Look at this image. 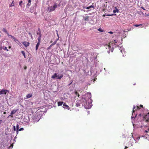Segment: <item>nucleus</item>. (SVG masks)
Listing matches in <instances>:
<instances>
[{
  "label": "nucleus",
  "instance_id": "1",
  "mask_svg": "<svg viewBox=\"0 0 149 149\" xmlns=\"http://www.w3.org/2000/svg\"><path fill=\"white\" fill-rule=\"evenodd\" d=\"M40 113V112H38L33 116L32 119L34 122H37L40 119L41 117V115Z\"/></svg>",
  "mask_w": 149,
  "mask_h": 149
},
{
  "label": "nucleus",
  "instance_id": "2",
  "mask_svg": "<svg viewBox=\"0 0 149 149\" xmlns=\"http://www.w3.org/2000/svg\"><path fill=\"white\" fill-rule=\"evenodd\" d=\"M63 77V75L62 74L58 73H55L52 76V78L53 79H60Z\"/></svg>",
  "mask_w": 149,
  "mask_h": 149
},
{
  "label": "nucleus",
  "instance_id": "3",
  "mask_svg": "<svg viewBox=\"0 0 149 149\" xmlns=\"http://www.w3.org/2000/svg\"><path fill=\"white\" fill-rule=\"evenodd\" d=\"M58 6V5L57 3H55L53 6H49L48 8V11L51 12L54 10Z\"/></svg>",
  "mask_w": 149,
  "mask_h": 149
},
{
  "label": "nucleus",
  "instance_id": "4",
  "mask_svg": "<svg viewBox=\"0 0 149 149\" xmlns=\"http://www.w3.org/2000/svg\"><path fill=\"white\" fill-rule=\"evenodd\" d=\"M143 120H145L146 122H149V112L144 114L143 116Z\"/></svg>",
  "mask_w": 149,
  "mask_h": 149
},
{
  "label": "nucleus",
  "instance_id": "5",
  "mask_svg": "<svg viewBox=\"0 0 149 149\" xmlns=\"http://www.w3.org/2000/svg\"><path fill=\"white\" fill-rule=\"evenodd\" d=\"M117 41L115 40H114L113 41H112V42H110L109 43V44L108 45V47H109V48H110L111 46L113 45V44H114V45H116L115 43H117Z\"/></svg>",
  "mask_w": 149,
  "mask_h": 149
},
{
  "label": "nucleus",
  "instance_id": "6",
  "mask_svg": "<svg viewBox=\"0 0 149 149\" xmlns=\"http://www.w3.org/2000/svg\"><path fill=\"white\" fill-rule=\"evenodd\" d=\"M37 34L38 36V41H40L42 37V35L40 31H39L37 33Z\"/></svg>",
  "mask_w": 149,
  "mask_h": 149
},
{
  "label": "nucleus",
  "instance_id": "7",
  "mask_svg": "<svg viewBox=\"0 0 149 149\" xmlns=\"http://www.w3.org/2000/svg\"><path fill=\"white\" fill-rule=\"evenodd\" d=\"M8 92V91L7 90L2 89L0 91V95L6 94Z\"/></svg>",
  "mask_w": 149,
  "mask_h": 149
},
{
  "label": "nucleus",
  "instance_id": "8",
  "mask_svg": "<svg viewBox=\"0 0 149 149\" xmlns=\"http://www.w3.org/2000/svg\"><path fill=\"white\" fill-rule=\"evenodd\" d=\"M22 43L26 47H27L29 45V42L26 41Z\"/></svg>",
  "mask_w": 149,
  "mask_h": 149
},
{
  "label": "nucleus",
  "instance_id": "9",
  "mask_svg": "<svg viewBox=\"0 0 149 149\" xmlns=\"http://www.w3.org/2000/svg\"><path fill=\"white\" fill-rule=\"evenodd\" d=\"M32 96V95L31 94H28L26 96V97L24 98V99H27L28 98L31 97Z\"/></svg>",
  "mask_w": 149,
  "mask_h": 149
},
{
  "label": "nucleus",
  "instance_id": "10",
  "mask_svg": "<svg viewBox=\"0 0 149 149\" xmlns=\"http://www.w3.org/2000/svg\"><path fill=\"white\" fill-rule=\"evenodd\" d=\"M40 43V41H38V42L36 44V49L37 51L38 48V47L39 46V45Z\"/></svg>",
  "mask_w": 149,
  "mask_h": 149
},
{
  "label": "nucleus",
  "instance_id": "11",
  "mask_svg": "<svg viewBox=\"0 0 149 149\" xmlns=\"http://www.w3.org/2000/svg\"><path fill=\"white\" fill-rule=\"evenodd\" d=\"M17 111V110H13L12 111H11L10 113V115L9 116V117L10 116H11V115H13V114H15Z\"/></svg>",
  "mask_w": 149,
  "mask_h": 149
},
{
  "label": "nucleus",
  "instance_id": "12",
  "mask_svg": "<svg viewBox=\"0 0 149 149\" xmlns=\"http://www.w3.org/2000/svg\"><path fill=\"white\" fill-rule=\"evenodd\" d=\"M31 0H29L28 1V3L26 4V7L27 8H29V7L31 5Z\"/></svg>",
  "mask_w": 149,
  "mask_h": 149
},
{
  "label": "nucleus",
  "instance_id": "13",
  "mask_svg": "<svg viewBox=\"0 0 149 149\" xmlns=\"http://www.w3.org/2000/svg\"><path fill=\"white\" fill-rule=\"evenodd\" d=\"M84 8H85L87 9H89L91 8H93V9H94V6L91 5V6H89V7H86V8L84 7Z\"/></svg>",
  "mask_w": 149,
  "mask_h": 149
},
{
  "label": "nucleus",
  "instance_id": "14",
  "mask_svg": "<svg viewBox=\"0 0 149 149\" xmlns=\"http://www.w3.org/2000/svg\"><path fill=\"white\" fill-rule=\"evenodd\" d=\"M14 41L15 42L17 43L19 45H20L21 43L19 42V41L16 38L14 40Z\"/></svg>",
  "mask_w": 149,
  "mask_h": 149
},
{
  "label": "nucleus",
  "instance_id": "15",
  "mask_svg": "<svg viewBox=\"0 0 149 149\" xmlns=\"http://www.w3.org/2000/svg\"><path fill=\"white\" fill-rule=\"evenodd\" d=\"M115 8L116 9V10H113V12L114 13H118L119 12V10L117 9L116 7Z\"/></svg>",
  "mask_w": 149,
  "mask_h": 149
},
{
  "label": "nucleus",
  "instance_id": "16",
  "mask_svg": "<svg viewBox=\"0 0 149 149\" xmlns=\"http://www.w3.org/2000/svg\"><path fill=\"white\" fill-rule=\"evenodd\" d=\"M84 20L85 21H88L89 20L88 19L89 18V16H86V17H84Z\"/></svg>",
  "mask_w": 149,
  "mask_h": 149
},
{
  "label": "nucleus",
  "instance_id": "17",
  "mask_svg": "<svg viewBox=\"0 0 149 149\" xmlns=\"http://www.w3.org/2000/svg\"><path fill=\"white\" fill-rule=\"evenodd\" d=\"M63 102H58V106H61L63 104Z\"/></svg>",
  "mask_w": 149,
  "mask_h": 149
},
{
  "label": "nucleus",
  "instance_id": "18",
  "mask_svg": "<svg viewBox=\"0 0 149 149\" xmlns=\"http://www.w3.org/2000/svg\"><path fill=\"white\" fill-rule=\"evenodd\" d=\"M3 31L5 33H6L7 35L8 34H9L6 30L5 28H3Z\"/></svg>",
  "mask_w": 149,
  "mask_h": 149
},
{
  "label": "nucleus",
  "instance_id": "19",
  "mask_svg": "<svg viewBox=\"0 0 149 149\" xmlns=\"http://www.w3.org/2000/svg\"><path fill=\"white\" fill-rule=\"evenodd\" d=\"M21 53L24 56V58H26V54H25V52L24 51H22L21 52Z\"/></svg>",
  "mask_w": 149,
  "mask_h": 149
},
{
  "label": "nucleus",
  "instance_id": "20",
  "mask_svg": "<svg viewBox=\"0 0 149 149\" xmlns=\"http://www.w3.org/2000/svg\"><path fill=\"white\" fill-rule=\"evenodd\" d=\"M8 36L10 37L14 40L15 39V38L13 36H12L11 35H10L9 34H8Z\"/></svg>",
  "mask_w": 149,
  "mask_h": 149
},
{
  "label": "nucleus",
  "instance_id": "21",
  "mask_svg": "<svg viewBox=\"0 0 149 149\" xmlns=\"http://www.w3.org/2000/svg\"><path fill=\"white\" fill-rule=\"evenodd\" d=\"M136 108V106L135 105H134L133 107V113H134L135 111H136V109H135Z\"/></svg>",
  "mask_w": 149,
  "mask_h": 149
},
{
  "label": "nucleus",
  "instance_id": "22",
  "mask_svg": "<svg viewBox=\"0 0 149 149\" xmlns=\"http://www.w3.org/2000/svg\"><path fill=\"white\" fill-rule=\"evenodd\" d=\"M142 24H134V26L135 27H138L139 26H142Z\"/></svg>",
  "mask_w": 149,
  "mask_h": 149
},
{
  "label": "nucleus",
  "instance_id": "23",
  "mask_svg": "<svg viewBox=\"0 0 149 149\" xmlns=\"http://www.w3.org/2000/svg\"><path fill=\"white\" fill-rule=\"evenodd\" d=\"M75 94L76 95V96H77L78 97H79V94L77 93V91H76L75 93Z\"/></svg>",
  "mask_w": 149,
  "mask_h": 149
},
{
  "label": "nucleus",
  "instance_id": "24",
  "mask_svg": "<svg viewBox=\"0 0 149 149\" xmlns=\"http://www.w3.org/2000/svg\"><path fill=\"white\" fill-rule=\"evenodd\" d=\"M14 1H13L12 3L10 5V6L11 7H13V6H14Z\"/></svg>",
  "mask_w": 149,
  "mask_h": 149
},
{
  "label": "nucleus",
  "instance_id": "25",
  "mask_svg": "<svg viewBox=\"0 0 149 149\" xmlns=\"http://www.w3.org/2000/svg\"><path fill=\"white\" fill-rule=\"evenodd\" d=\"M3 49L4 50H6L7 51H8V49H7V47H3Z\"/></svg>",
  "mask_w": 149,
  "mask_h": 149
},
{
  "label": "nucleus",
  "instance_id": "26",
  "mask_svg": "<svg viewBox=\"0 0 149 149\" xmlns=\"http://www.w3.org/2000/svg\"><path fill=\"white\" fill-rule=\"evenodd\" d=\"M13 130H14V132L13 133L15 132L16 131V128H15V125H14L13 126Z\"/></svg>",
  "mask_w": 149,
  "mask_h": 149
},
{
  "label": "nucleus",
  "instance_id": "27",
  "mask_svg": "<svg viewBox=\"0 0 149 149\" xmlns=\"http://www.w3.org/2000/svg\"><path fill=\"white\" fill-rule=\"evenodd\" d=\"M66 109H67L68 110L70 109L69 107L66 104Z\"/></svg>",
  "mask_w": 149,
  "mask_h": 149
},
{
  "label": "nucleus",
  "instance_id": "28",
  "mask_svg": "<svg viewBox=\"0 0 149 149\" xmlns=\"http://www.w3.org/2000/svg\"><path fill=\"white\" fill-rule=\"evenodd\" d=\"M22 1H20L19 2V5L20 6H22Z\"/></svg>",
  "mask_w": 149,
  "mask_h": 149
},
{
  "label": "nucleus",
  "instance_id": "29",
  "mask_svg": "<svg viewBox=\"0 0 149 149\" xmlns=\"http://www.w3.org/2000/svg\"><path fill=\"white\" fill-rule=\"evenodd\" d=\"M98 30L99 31H100V32H102V31H103L102 30V29H100V28H99V29H98Z\"/></svg>",
  "mask_w": 149,
  "mask_h": 149
},
{
  "label": "nucleus",
  "instance_id": "30",
  "mask_svg": "<svg viewBox=\"0 0 149 149\" xmlns=\"http://www.w3.org/2000/svg\"><path fill=\"white\" fill-rule=\"evenodd\" d=\"M19 125L18 124H17V125H16V129H17V130H19Z\"/></svg>",
  "mask_w": 149,
  "mask_h": 149
},
{
  "label": "nucleus",
  "instance_id": "31",
  "mask_svg": "<svg viewBox=\"0 0 149 149\" xmlns=\"http://www.w3.org/2000/svg\"><path fill=\"white\" fill-rule=\"evenodd\" d=\"M52 46V45H51L49 47H48L47 48V50H49V49H50L51 47Z\"/></svg>",
  "mask_w": 149,
  "mask_h": 149
},
{
  "label": "nucleus",
  "instance_id": "32",
  "mask_svg": "<svg viewBox=\"0 0 149 149\" xmlns=\"http://www.w3.org/2000/svg\"><path fill=\"white\" fill-rule=\"evenodd\" d=\"M76 106L77 107H79L80 106V104L79 103H77L76 104Z\"/></svg>",
  "mask_w": 149,
  "mask_h": 149
},
{
  "label": "nucleus",
  "instance_id": "33",
  "mask_svg": "<svg viewBox=\"0 0 149 149\" xmlns=\"http://www.w3.org/2000/svg\"><path fill=\"white\" fill-rule=\"evenodd\" d=\"M24 130V128L22 127V128H20L19 129V131H22V130Z\"/></svg>",
  "mask_w": 149,
  "mask_h": 149
},
{
  "label": "nucleus",
  "instance_id": "34",
  "mask_svg": "<svg viewBox=\"0 0 149 149\" xmlns=\"http://www.w3.org/2000/svg\"><path fill=\"white\" fill-rule=\"evenodd\" d=\"M136 109H137L138 110L140 109V107L139 106H136Z\"/></svg>",
  "mask_w": 149,
  "mask_h": 149
},
{
  "label": "nucleus",
  "instance_id": "35",
  "mask_svg": "<svg viewBox=\"0 0 149 149\" xmlns=\"http://www.w3.org/2000/svg\"><path fill=\"white\" fill-rule=\"evenodd\" d=\"M56 42L55 41V42H54L52 44H51L52 45V46H53L55 44H56Z\"/></svg>",
  "mask_w": 149,
  "mask_h": 149
},
{
  "label": "nucleus",
  "instance_id": "36",
  "mask_svg": "<svg viewBox=\"0 0 149 149\" xmlns=\"http://www.w3.org/2000/svg\"><path fill=\"white\" fill-rule=\"evenodd\" d=\"M139 107H141V108H143V105H142L141 104V105H140Z\"/></svg>",
  "mask_w": 149,
  "mask_h": 149
},
{
  "label": "nucleus",
  "instance_id": "37",
  "mask_svg": "<svg viewBox=\"0 0 149 149\" xmlns=\"http://www.w3.org/2000/svg\"><path fill=\"white\" fill-rule=\"evenodd\" d=\"M64 107H65V103H64L63 105V107L65 108Z\"/></svg>",
  "mask_w": 149,
  "mask_h": 149
},
{
  "label": "nucleus",
  "instance_id": "38",
  "mask_svg": "<svg viewBox=\"0 0 149 149\" xmlns=\"http://www.w3.org/2000/svg\"><path fill=\"white\" fill-rule=\"evenodd\" d=\"M142 137H143L145 139H146L147 138V137L145 136H142Z\"/></svg>",
  "mask_w": 149,
  "mask_h": 149
},
{
  "label": "nucleus",
  "instance_id": "39",
  "mask_svg": "<svg viewBox=\"0 0 149 149\" xmlns=\"http://www.w3.org/2000/svg\"><path fill=\"white\" fill-rule=\"evenodd\" d=\"M140 137H140V136L138 137H137V139L138 140H139V139H140Z\"/></svg>",
  "mask_w": 149,
  "mask_h": 149
},
{
  "label": "nucleus",
  "instance_id": "40",
  "mask_svg": "<svg viewBox=\"0 0 149 149\" xmlns=\"http://www.w3.org/2000/svg\"><path fill=\"white\" fill-rule=\"evenodd\" d=\"M19 131V130H16V133H17V134H18V132Z\"/></svg>",
  "mask_w": 149,
  "mask_h": 149
},
{
  "label": "nucleus",
  "instance_id": "41",
  "mask_svg": "<svg viewBox=\"0 0 149 149\" xmlns=\"http://www.w3.org/2000/svg\"><path fill=\"white\" fill-rule=\"evenodd\" d=\"M109 33L111 34H112L113 33V32L112 31L109 32Z\"/></svg>",
  "mask_w": 149,
  "mask_h": 149
},
{
  "label": "nucleus",
  "instance_id": "42",
  "mask_svg": "<svg viewBox=\"0 0 149 149\" xmlns=\"http://www.w3.org/2000/svg\"><path fill=\"white\" fill-rule=\"evenodd\" d=\"M29 34L30 36H31V38H32V35L31 34V33H29Z\"/></svg>",
  "mask_w": 149,
  "mask_h": 149
},
{
  "label": "nucleus",
  "instance_id": "43",
  "mask_svg": "<svg viewBox=\"0 0 149 149\" xmlns=\"http://www.w3.org/2000/svg\"><path fill=\"white\" fill-rule=\"evenodd\" d=\"M148 132V131H147V130H145L144 132L145 133H147Z\"/></svg>",
  "mask_w": 149,
  "mask_h": 149
},
{
  "label": "nucleus",
  "instance_id": "44",
  "mask_svg": "<svg viewBox=\"0 0 149 149\" xmlns=\"http://www.w3.org/2000/svg\"><path fill=\"white\" fill-rule=\"evenodd\" d=\"M141 8L142 9H143L144 10H145V9L143 7H141Z\"/></svg>",
  "mask_w": 149,
  "mask_h": 149
},
{
  "label": "nucleus",
  "instance_id": "45",
  "mask_svg": "<svg viewBox=\"0 0 149 149\" xmlns=\"http://www.w3.org/2000/svg\"><path fill=\"white\" fill-rule=\"evenodd\" d=\"M3 49V48L1 47V46H0V49L1 50Z\"/></svg>",
  "mask_w": 149,
  "mask_h": 149
},
{
  "label": "nucleus",
  "instance_id": "46",
  "mask_svg": "<svg viewBox=\"0 0 149 149\" xmlns=\"http://www.w3.org/2000/svg\"><path fill=\"white\" fill-rule=\"evenodd\" d=\"M139 116H140V117L141 116H142V114H141V113H140V114H139Z\"/></svg>",
  "mask_w": 149,
  "mask_h": 149
},
{
  "label": "nucleus",
  "instance_id": "47",
  "mask_svg": "<svg viewBox=\"0 0 149 149\" xmlns=\"http://www.w3.org/2000/svg\"><path fill=\"white\" fill-rule=\"evenodd\" d=\"M116 15V14H115V13L112 14H111V15H112V16L113 15Z\"/></svg>",
  "mask_w": 149,
  "mask_h": 149
},
{
  "label": "nucleus",
  "instance_id": "48",
  "mask_svg": "<svg viewBox=\"0 0 149 149\" xmlns=\"http://www.w3.org/2000/svg\"><path fill=\"white\" fill-rule=\"evenodd\" d=\"M107 16H112V15H110V14H109V15H106Z\"/></svg>",
  "mask_w": 149,
  "mask_h": 149
},
{
  "label": "nucleus",
  "instance_id": "49",
  "mask_svg": "<svg viewBox=\"0 0 149 149\" xmlns=\"http://www.w3.org/2000/svg\"><path fill=\"white\" fill-rule=\"evenodd\" d=\"M10 147H11L12 148H13V144H12L10 146Z\"/></svg>",
  "mask_w": 149,
  "mask_h": 149
},
{
  "label": "nucleus",
  "instance_id": "50",
  "mask_svg": "<svg viewBox=\"0 0 149 149\" xmlns=\"http://www.w3.org/2000/svg\"><path fill=\"white\" fill-rule=\"evenodd\" d=\"M127 148H128V147H127V146H125V149H126Z\"/></svg>",
  "mask_w": 149,
  "mask_h": 149
},
{
  "label": "nucleus",
  "instance_id": "51",
  "mask_svg": "<svg viewBox=\"0 0 149 149\" xmlns=\"http://www.w3.org/2000/svg\"><path fill=\"white\" fill-rule=\"evenodd\" d=\"M26 68H27L25 66V67H24V69H26Z\"/></svg>",
  "mask_w": 149,
  "mask_h": 149
},
{
  "label": "nucleus",
  "instance_id": "52",
  "mask_svg": "<svg viewBox=\"0 0 149 149\" xmlns=\"http://www.w3.org/2000/svg\"><path fill=\"white\" fill-rule=\"evenodd\" d=\"M113 49H112V50H111V52H113Z\"/></svg>",
  "mask_w": 149,
  "mask_h": 149
},
{
  "label": "nucleus",
  "instance_id": "53",
  "mask_svg": "<svg viewBox=\"0 0 149 149\" xmlns=\"http://www.w3.org/2000/svg\"><path fill=\"white\" fill-rule=\"evenodd\" d=\"M105 15H103V16H104V17L105 16Z\"/></svg>",
  "mask_w": 149,
  "mask_h": 149
},
{
  "label": "nucleus",
  "instance_id": "54",
  "mask_svg": "<svg viewBox=\"0 0 149 149\" xmlns=\"http://www.w3.org/2000/svg\"><path fill=\"white\" fill-rule=\"evenodd\" d=\"M8 47H9V48H11V47L10 46H9Z\"/></svg>",
  "mask_w": 149,
  "mask_h": 149
},
{
  "label": "nucleus",
  "instance_id": "55",
  "mask_svg": "<svg viewBox=\"0 0 149 149\" xmlns=\"http://www.w3.org/2000/svg\"><path fill=\"white\" fill-rule=\"evenodd\" d=\"M6 113V112H3V114H5Z\"/></svg>",
  "mask_w": 149,
  "mask_h": 149
},
{
  "label": "nucleus",
  "instance_id": "56",
  "mask_svg": "<svg viewBox=\"0 0 149 149\" xmlns=\"http://www.w3.org/2000/svg\"><path fill=\"white\" fill-rule=\"evenodd\" d=\"M135 84H134V85H135Z\"/></svg>",
  "mask_w": 149,
  "mask_h": 149
}]
</instances>
